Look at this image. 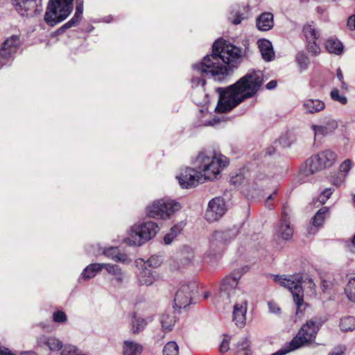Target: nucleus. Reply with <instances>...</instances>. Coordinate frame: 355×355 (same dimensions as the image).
I'll return each instance as SVG.
<instances>
[{
  "label": "nucleus",
  "instance_id": "f257e3e1",
  "mask_svg": "<svg viewBox=\"0 0 355 355\" xmlns=\"http://www.w3.org/2000/svg\"><path fill=\"white\" fill-rule=\"evenodd\" d=\"M242 49L223 40H218L213 44L212 53L205 56L200 63L193 64V87L205 85L206 78H214L221 81L228 75L229 65H234L245 53Z\"/></svg>",
  "mask_w": 355,
  "mask_h": 355
},
{
  "label": "nucleus",
  "instance_id": "f03ea898",
  "mask_svg": "<svg viewBox=\"0 0 355 355\" xmlns=\"http://www.w3.org/2000/svg\"><path fill=\"white\" fill-rule=\"evenodd\" d=\"M264 81L262 71L252 70L234 84L227 87H217L216 92L219 97L216 112L225 113L231 111L244 100L254 96Z\"/></svg>",
  "mask_w": 355,
  "mask_h": 355
},
{
  "label": "nucleus",
  "instance_id": "7ed1b4c3",
  "mask_svg": "<svg viewBox=\"0 0 355 355\" xmlns=\"http://www.w3.org/2000/svg\"><path fill=\"white\" fill-rule=\"evenodd\" d=\"M228 164V159L220 153L201 152L194 162L196 168L182 169L177 179L182 188L188 189L205 180L217 179L221 170Z\"/></svg>",
  "mask_w": 355,
  "mask_h": 355
},
{
  "label": "nucleus",
  "instance_id": "20e7f679",
  "mask_svg": "<svg viewBox=\"0 0 355 355\" xmlns=\"http://www.w3.org/2000/svg\"><path fill=\"white\" fill-rule=\"evenodd\" d=\"M73 1L50 0L44 15L45 22L51 26H54L67 19L73 10ZM75 2L76 12L73 17L58 30V33H62L79 24L83 12L84 0H75Z\"/></svg>",
  "mask_w": 355,
  "mask_h": 355
},
{
  "label": "nucleus",
  "instance_id": "39448f33",
  "mask_svg": "<svg viewBox=\"0 0 355 355\" xmlns=\"http://www.w3.org/2000/svg\"><path fill=\"white\" fill-rule=\"evenodd\" d=\"M241 276V274H230L226 276L221 282L218 293L216 295V300L218 303L223 302L225 305H227L235 301L233 320L240 328L245 324L247 312L246 300H241L240 303L235 300L236 297L243 294L241 288L238 286Z\"/></svg>",
  "mask_w": 355,
  "mask_h": 355
},
{
  "label": "nucleus",
  "instance_id": "423d86ee",
  "mask_svg": "<svg viewBox=\"0 0 355 355\" xmlns=\"http://www.w3.org/2000/svg\"><path fill=\"white\" fill-rule=\"evenodd\" d=\"M323 321L321 318L310 320L302 326L298 334L289 343L284 345L281 349L270 355H285L294 351L306 343L312 342L317 333L322 327Z\"/></svg>",
  "mask_w": 355,
  "mask_h": 355
},
{
  "label": "nucleus",
  "instance_id": "0eeeda50",
  "mask_svg": "<svg viewBox=\"0 0 355 355\" xmlns=\"http://www.w3.org/2000/svg\"><path fill=\"white\" fill-rule=\"evenodd\" d=\"M239 232V230L236 225L225 230L214 231L209 240V247L206 257L209 258L210 261L220 257L225 246L234 239Z\"/></svg>",
  "mask_w": 355,
  "mask_h": 355
},
{
  "label": "nucleus",
  "instance_id": "6e6552de",
  "mask_svg": "<svg viewBox=\"0 0 355 355\" xmlns=\"http://www.w3.org/2000/svg\"><path fill=\"white\" fill-rule=\"evenodd\" d=\"M274 282L288 288L292 293L293 301L296 305V314L302 313L304 309V292L302 287V276L300 274L295 275H273Z\"/></svg>",
  "mask_w": 355,
  "mask_h": 355
},
{
  "label": "nucleus",
  "instance_id": "1a4fd4ad",
  "mask_svg": "<svg viewBox=\"0 0 355 355\" xmlns=\"http://www.w3.org/2000/svg\"><path fill=\"white\" fill-rule=\"evenodd\" d=\"M158 231L159 226L152 221L134 225L125 239V242L130 245H141L153 238Z\"/></svg>",
  "mask_w": 355,
  "mask_h": 355
},
{
  "label": "nucleus",
  "instance_id": "9d476101",
  "mask_svg": "<svg viewBox=\"0 0 355 355\" xmlns=\"http://www.w3.org/2000/svg\"><path fill=\"white\" fill-rule=\"evenodd\" d=\"M180 209L178 202L168 199H160L153 201L146 207L149 217L157 219H166Z\"/></svg>",
  "mask_w": 355,
  "mask_h": 355
},
{
  "label": "nucleus",
  "instance_id": "9b49d317",
  "mask_svg": "<svg viewBox=\"0 0 355 355\" xmlns=\"http://www.w3.org/2000/svg\"><path fill=\"white\" fill-rule=\"evenodd\" d=\"M336 159V155L330 150H326L312 156L306 161L304 173L313 174L324 168L332 166Z\"/></svg>",
  "mask_w": 355,
  "mask_h": 355
},
{
  "label": "nucleus",
  "instance_id": "f8f14e48",
  "mask_svg": "<svg viewBox=\"0 0 355 355\" xmlns=\"http://www.w3.org/2000/svg\"><path fill=\"white\" fill-rule=\"evenodd\" d=\"M293 225L291 224V210L284 205L281 218L275 228L274 234L278 239L288 241L293 237Z\"/></svg>",
  "mask_w": 355,
  "mask_h": 355
},
{
  "label": "nucleus",
  "instance_id": "ddd939ff",
  "mask_svg": "<svg viewBox=\"0 0 355 355\" xmlns=\"http://www.w3.org/2000/svg\"><path fill=\"white\" fill-rule=\"evenodd\" d=\"M197 285L195 282H189L180 286L174 298L175 306L179 309L186 308L197 293Z\"/></svg>",
  "mask_w": 355,
  "mask_h": 355
},
{
  "label": "nucleus",
  "instance_id": "4468645a",
  "mask_svg": "<svg viewBox=\"0 0 355 355\" xmlns=\"http://www.w3.org/2000/svg\"><path fill=\"white\" fill-rule=\"evenodd\" d=\"M227 209L225 202L223 198H214L208 203L205 212V219L209 222H215L225 214Z\"/></svg>",
  "mask_w": 355,
  "mask_h": 355
},
{
  "label": "nucleus",
  "instance_id": "2eb2a0df",
  "mask_svg": "<svg viewBox=\"0 0 355 355\" xmlns=\"http://www.w3.org/2000/svg\"><path fill=\"white\" fill-rule=\"evenodd\" d=\"M19 44V36L12 35L7 38L0 48V57L5 59L11 58L17 52Z\"/></svg>",
  "mask_w": 355,
  "mask_h": 355
},
{
  "label": "nucleus",
  "instance_id": "dca6fc26",
  "mask_svg": "<svg viewBox=\"0 0 355 355\" xmlns=\"http://www.w3.org/2000/svg\"><path fill=\"white\" fill-rule=\"evenodd\" d=\"M16 11L22 17L33 16L36 11V0H11Z\"/></svg>",
  "mask_w": 355,
  "mask_h": 355
},
{
  "label": "nucleus",
  "instance_id": "f3484780",
  "mask_svg": "<svg viewBox=\"0 0 355 355\" xmlns=\"http://www.w3.org/2000/svg\"><path fill=\"white\" fill-rule=\"evenodd\" d=\"M338 128L336 120L329 119L322 125H312L311 129L314 132L315 139L322 138L333 134Z\"/></svg>",
  "mask_w": 355,
  "mask_h": 355
},
{
  "label": "nucleus",
  "instance_id": "a211bd4d",
  "mask_svg": "<svg viewBox=\"0 0 355 355\" xmlns=\"http://www.w3.org/2000/svg\"><path fill=\"white\" fill-rule=\"evenodd\" d=\"M104 269L113 277L112 281L114 285L120 287L125 283V274L119 265L105 263Z\"/></svg>",
  "mask_w": 355,
  "mask_h": 355
},
{
  "label": "nucleus",
  "instance_id": "6ab92c4d",
  "mask_svg": "<svg viewBox=\"0 0 355 355\" xmlns=\"http://www.w3.org/2000/svg\"><path fill=\"white\" fill-rule=\"evenodd\" d=\"M157 278L156 272L145 264L137 275V282L140 286H149L156 281Z\"/></svg>",
  "mask_w": 355,
  "mask_h": 355
},
{
  "label": "nucleus",
  "instance_id": "aec40b11",
  "mask_svg": "<svg viewBox=\"0 0 355 355\" xmlns=\"http://www.w3.org/2000/svg\"><path fill=\"white\" fill-rule=\"evenodd\" d=\"M87 252L95 256L103 254L104 256L114 260L117 252L119 251L116 247L102 248L99 244L92 245L87 250Z\"/></svg>",
  "mask_w": 355,
  "mask_h": 355
},
{
  "label": "nucleus",
  "instance_id": "412c9836",
  "mask_svg": "<svg viewBox=\"0 0 355 355\" xmlns=\"http://www.w3.org/2000/svg\"><path fill=\"white\" fill-rule=\"evenodd\" d=\"M257 44L263 59L267 62L271 61L275 56L272 43L268 40L261 39Z\"/></svg>",
  "mask_w": 355,
  "mask_h": 355
},
{
  "label": "nucleus",
  "instance_id": "4be33fe9",
  "mask_svg": "<svg viewBox=\"0 0 355 355\" xmlns=\"http://www.w3.org/2000/svg\"><path fill=\"white\" fill-rule=\"evenodd\" d=\"M302 106L306 113L315 114L323 110L325 107V104L321 100L309 98L304 101Z\"/></svg>",
  "mask_w": 355,
  "mask_h": 355
},
{
  "label": "nucleus",
  "instance_id": "5701e85b",
  "mask_svg": "<svg viewBox=\"0 0 355 355\" xmlns=\"http://www.w3.org/2000/svg\"><path fill=\"white\" fill-rule=\"evenodd\" d=\"M143 346L132 340H125L122 345L123 355H141Z\"/></svg>",
  "mask_w": 355,
  "mask_h": 355
},
{
  "label": "nucleus",
  "instance_id": "b1692460",
  "mask_svg": "<svg viewBox=\"0 0 355 355\" xmlns=\"http://www.w3.org/2000/svg\"><path fill=\"white\" fill-rule=\"evenodd\" d=\"M302 33L306 42L317 41L320 37V31L316 27L313 21L305 24L302 28Z\"/></svg>",
  "mask_w": 355,
  "mask_h": 355
},
{
  "label": "nucleus",
  "instance_id": "393cba45",
  "mask_svg": "<svg viewBox=\"0 0 355 355\" xmlns=\"http://www.w3.org/2000/svg\"><path fill=\"white\" fill-rule=\"evenodd\" d=\"M105 263H91L85 267L82 272L80 280L83 279L87 281L92 278H94L98 272H100L103 268H104Z\"/></svg>",
  "mask_w": 355,
  "mask_h": 355
},
{
  "label": "nucleus",
  "instance_id": "a878e982",
  "mask_svg": "<svg viewBox=\"0 0 355 355\" xmlns=\"http://www.w3.org/2000/svg\"><path fill=\"white\" fill-rule=\"evenodd\" d=\"M272 26L273 15L270 12H263L257 19V27L260 31H269Z\"/></svg>",
  "mask_w": 355,
  "mask_h": 355
},
{
  "label": "nucleus",
  "instance_id": "bb28decb",
  "mask_svg": "<svg viewBox=\"0 0 355 355\" xmlns=\"http://www.w3.org/2000/svg\"><path fill=\"white\" fill-rule=\"evenodd\" d=\"M40 345H46L52 352L58 351L63 347L62 342L55 337L42 336L38 340Z\"/></svg>",
  "mask_w": 355,
  "mask_h": 355
},
{
  "label": "nucleus",
  "instance_id": "cd10ccee",
  "mask_svg": "<svg viewBox=\"0 0 355 355\" xmlns=\"http://www.w3.org/2000/svg\"><path fill=\"white\" fill-rule=\"evenodd\" d=\"M325 48L331 54L339 55L343 53V44L337 38H329L325 42Z\"/></svg>",
  "mask_w": 355,
  "mask_h": 355
},
{
  "label": "nucleus",
  "instance_id": "c85d7f7f",
  "mask_svg": "<svg viewBox=\"0 0 355 355\" xmlns=\"http://www.w3.org/2000/svg\"><path fill=\"white\" fill-rule=\"evenodd\" d=\"M148 321L146 319L137 317L136 313L132 314L130 331L133 334H138L143 331L147 326Z\"/></svg>",
  "mask_w": 355,
  "mask_h": 355
},
{
  "label": "nucleus",
  "instance_id": "c756f323",
  "mask_svg": "<svg viewBox=\"0 0 355 355\" xmlns=\"http://www.w3.org/2000/svg\"><path fill=\"white\" fill-rule=\"evenodd\" d=\"M195 257L193 248L189 246H184L180 251V261L183 266H185L193 260Z\"/></svg>",
  "mask_w": 355,
  "mask_h": 355
},
{
  "label": "nucleus",
  "instance_id": "7c9ffc66",
  "mask_svg": "<svg viewBox=\"0 0 355 355\" xmlns=\"http://www.w3.org/2000/svg\"><path fill=\"white\" fill-rule=\"evenodd\" d=\"M352 168V162L350 159L345 160L339 167L340 174L338 177L339 181H334V184L336 186H340L344 181L345 177L347 176L348 172Z\"/></svg>",
  "mask_w": 355,
  "mask_h": 355
},
{
  "label": "nucleus",
  "instance_id": "2f4dec72",
  "mask_svg": "<svg viewBox=\"0 0 355 355\" xmlns=\"http://www.w3.org/2000/svg\"><path fill=\"white\" fill-rule=\"evenodd\" d=\"M175 317L172 314H163L161 318L162 328L164 331H170L172 330L175 323Z\"/></svg>",
  "mask_w": 355,
  "mask_h": 355
},
{
  "label": "nucleus",
  "instance_id": "473e14b6",
  "mask_svg": "<svg viewBox=\"0 0 355 355\" xmlns=\"http://www.w3.org/2000/svg\"><path fill=\"white\" fill-rule=\"evenodd\" d=\"M329 208L323 207L319 209L312 218V223L315 227H320L328 214Z\"/></svg>",
  "mask_w": 355,
  "mask_h": 355
},
{
  "label": "nucleus",
  "instance_id": "72a5a7b5",
  "mask_svg": "<svg viewBox=\"0 0 355 355\" xmlns=\"http://www.w3.org/2000/svg\"><path fill=\"white\" fill-rule=\"evenodd\" d=\"M340 329L343 331H353L355 329V318L346 316L340 319Z\"/></svg>",
  "mask_w": 355,
  "mask_h": 355
},
{
  "label": "nucleus",
  "instance_id": "f704fd0d",
  "mask_svg": "<svg viewBox=\"0 0 355 355\" xmlns=\"http://www.w3.org/2000/svg\"><path fill=\"white\" fill-rule=\"evenodd\" d=\"M184 226V223L182 222L171 227L170 232L166 234L164 237L165 244H170L173 241V239L182 230Z\"/></svg>",
  "mask_w": 355,
  "mask_h": 355
},
{
  "label": "nucleus",
  "instance_id": "c9c22d12",
  "mask_svg": "<svg viewBox=\"0 0 355 355\" xmlns=\"http://www.w3.org/2000/svg\"><path fill=\"white\" fill-rule=\"evenodd\" d=\"M345 291L349 300L355 302V275L349 277Z\"/></svg>",
  "mask_w": 355,
  "mask_h": 355
},
{
  "label": "nucleus",
  "instance_id": "e433bc0d",
  "mask_svg": "<svg viewBox=\"0 0 355 355\" xmlns=\"http://www.w3.org/2000/svg\"><path fill=\"white\" fill-rule=\"evenodd\" d=\"M296 61L301 71L306 70L310 63L309 58L304 52H299L296 55Z\"/></svg>",
  "mask_w": 355,
  "mask_h": 355
},
{
  "label": "nucleus",
  "instance_id": "4c0bfd02",
  "mask_svg": "<svg viewBox=\"0 0 355 355\" xmlns=\"http://www.w3.org/2000/svg\"><path fill=\"white\" fill-rule=\"evenodd\" d=\"M164 355H178L179 348L175 342L171 341L166 344L163 349Z\"/></svg>",
  "mask_w": 355,
  "mask_h": 355
},
{
  "label": "nucleus",
  "instance_id": "58836bf2",
  "mask_svg": "<svg viewBox=\"0 0 355 355\" xmlns=\"http://www.w3.org/2000/svg\"><path fill=\"white\" fill-rule=\"evenodd\" d=\"M237 352H249L250 351V342L248 338H243L241 341L238 342L236 345Z\"/></svg>",
  "mask_w": 355,
  "mask_h": 355
},
{
  "label": "nucleus",
  "instance_id": "ea45409f",
  "mask_svg": "<svg viewBox=\"0 0 355 355\" xmlns=\"http://www.w3.org/2000/svg\"><path fill=\"white\" fill-rule=\"evenodd\" d=\"M307 42V51L313 56H316L320 53V48L317 41L306 42Z\"/></svg>",
  "mask_w": 355,
  "mask_h": 355
},
{
  "label": "nucleus",
  "instance_id": "a19ab883",
  "mask_svg": "<svg viewBox=\"0 0 355 355\" xmlns=\"http://www.w3.org/2000/svg\"><path fill=\"white\" fill-rule=\"evenodd\" d=\"M331 98L340 103L342 105H345L347 103V99L344 96H340L339 94V91L337 89H334L330 94Z\"/></svg>",
  "mask_w": 355,
  "mask_h": 355
},
{
  "label": "nucleus",
  "instance_id": "79ce46f5",
  "mask_svg": "<svg viewBox=\"0 0 355 355\" xmlns=\"http://www.w3.org/2000/svg\"><path fill=\"white\" fill-rule=\"evenodd\" d=\"M67 315L62 311H57L53 314V320L58 323H63L67 321Z\"/></svg>",
  "mask_w": 355,
  "mask_h": 355
},
{
  "label": "nucleus",
  "instance_id": "37998d69",
  "mask_svg": "<svg viewBox=\"0 0 355 355\" xmlns=\"http://www.w3.org/2000/svg\"><path fill=\"white\" fill-rule=\"evenodd\" d=\"M114 261L120 262L124 264H128L131 262V260L125 254L121 253L119 250L117 252Z\"/></svg>",
  "mask_w": 355,
  "mask_h": 355
},
{
  "label": "nucleus",
  "instance_id": "c03bdc74",
  "mask_svg": "<svg viewBox=\"0 0 355 355\" xmlns=\"http://www.w3.org/2000/svg\"><path fill=\"white\" fill-rule=\"evenodd\" d=\"M60 355H76V348L71 345H66L62 347Z\"/></svg>",
  "mask_w": 355,
  "mask_h": 355
},
{
  "label": "nucleus",
  "instance_id": "a18cd8bd",
  "mask_svg": "<svg viewBox=\"0 0 355 355\" xmlns=\"http://www.w3.org/2000/svg\"><path fill=\"white\" fill-rule=\"evenodd\" d=\"M245 178L242 174H236L232 176L230 179V182L235 186H239L244 182Z\"/></svg>",
  "mask_w": 355,
  "mask_h": 355
},
{
  "label": "nucleus",
  "instance_id": "49530a36",
  "mask_svg": "<svg viewBox=\"0 0 355 355\" xmlns=\"http://www.w3.org/2000/svg\"><path fill=\"white\" fill-rule=\"evenodd\" d=\"M230 337L226 336L224 338V339H223V342H222V343H221V345L220 346V352L221 353H225V352H227L229 350V349H230Z\"/></svg>",
  "mask_w": 355,
  "mask_h": 355
},
{
  "label": "nucleus",
  "instance_id": "de8ad7c7",
  "mask_svg": "<svg viewBox=\"0 0 355 355\" xmlns=\"http://www.w3.org/2000/svg\"><path fill=\"white\" fill-rule=\"evenodd\" d=\"M270 313L279 315L281 312V309L279 306L274 302L270 301L268 302Z\"/></svg>",
  "mask_w": 355,
  "mask_h": 355
},
{
  "label": "nucleus",
  "instance_id": "09e8293b",
  "mask_svg": "<svg viewBox=\"0 0 355 355\" xmlns=\"http://www.w3.org/2000/svg\"><path fill=\"white\" fill-rule=\"evenodd\" d=\"M347 26L350 31L355 30V15L349 17L347 22Z\"/></svg>",
  "mask_w": 355,
  "mask_h": 355
},
{
  "label": "nucleus",
  "instance_id": "8fccbe9b",
  "mask_svg": "<svg viewBox=\"0 0 355 355\" xmlns=\"http://www.w3.org/2000/svg\"><path fill=\"white\" fill-rule=\"evenodd\" d=\"M354 201L355 202V196H354ZM347 248L349 251L355 254V234L354 236L352 237L350 243L347 244Z\"/></svg>",
  "mask_w": 355,
  "mask_h": 355
},
{
  "label": "nucleus",
  "instance_id": "3c124183",
  "mask_svg": "<svg viewBox=\"0 0 355 355\" xmlns=\"http://www.w3.org/2000/svg\"><path fill=\"white\" fill-rule=\"evenodd\" d=\"M336 76H337L338 79L341 82L342 87L343 88H346L345 83L343 80V75L342 71L340 68H338L336 71Z\"/></svg>",
  "mask_w": 355,
  "mask_h": 355
},
{
  "label": "nucleus",
  "instance_id": "603ef678",
  "mask_svg": "<svg viewBox=\"0 0 355 355\" xmlns=\"http://www.w3.org/2000/svg\"><path fill=\"white\" fill-rule=\"evenodd\" d=\"M0 355H15L8 348L0 347Z\"/></svg>",
  "mask_w": 355,
  "mask_h": 355
},
{
  "label": "nucleus",
  "instance_id": "864d4df0",
  "mask_svg": "<svg viewBox=\"0 0 355 355\" xmlns=\"http://www.w3.org/2000/svg\"><path fill=\"white\" fill-rule=\"evenodd\" d=\"M277 83L276 80H270L269 83H267L266 89H269V90L273 89L277 87Z\"/></svg>",
  "mask_w": 355,
  "mask_h": 355
},
{
  "label": "nucleus",
  "instance_id": "5fc2aeb1",
  "mask_svg": "<svg viewBox=\"0 0 355 355\" xmlns=\"http://www.w3.org/2000/svg\"><path fill=\"white\" fill-rule=\"evenodd\" d=\"M333 191L334 190L331 188H328L324 189L321 193H322V195H324L326 197V198L329 199V197L333 193Z\"/></svg>",
  "mask_w": 355,
  "mask_h": 355
},
{
  "label": "nucleus",
  "instance_id": "6e6d98bb",
  "mask_svg": "<svg viewBox=\"0 0 355 355\" xmlns=\"http://www.w3.org/2000/svg\"><path fill=\"white\" fill-rule=\"evenodd\" d=\"M329 288V283L326 281V280H323L322 282V291L324 292H326Z\"/></svg>",
  "mask_w": 355,
  "mask_h": 355
},
{
  "label": "nucleus",
  "instance_id": "4d7b16f0",
  "mask_svg": "<svg viewBox=\"0 0 355 355\" xmlns=\"http://www.w3.org/2000/svg\"><path fill=\"white\" fill-rule=\"evenodd\" d=\"M155 261V258L154 257H151L150 258L148 261H147V264L149 266H153V267H156L157 265H159V263H156V262H154Z\"/></svg>",
  "mask_w": 355,
  "mask_h": 355
},
{
  "label": "nucleus",
  "instance_id": "13d9d810",
  "mask_svg": "<svg viewBox=\"0 0 355 355\" xmlns=\"http://www.w3.org/2000/svg\"><path fill=\"white\" fill-rule=\"evenodd\" d=\"M328 199L326 198V197L322 195V193H320L318 197V201L321 205H324Z\"/></svg>",
  "mask_w": 355,
  "mask_h": 355
},
{
  "label": "nucleus",
  "instance_id": "bf43d9fd",
  "mask_svg": "<svg viewBox=\"0 0 355 355\" xmlns=\"http://www.w3.org/2000/svg\"><path fill=\"white\" fill-rule=\"evenodd\" d=\"M266 178H267V177L263 174H260V175H257V177L256 178V182H255L256 185H258L259 182H261L262 180H263L264 179H266Z\"/></svg>",
  "mask_w": 355,
  "mask_h": 355
},
{
  "label": "nucleus",
  "instance_id": "052dcab7",
  "mask_svg": "<svg viewBox=\"0 0 355 355\" xmlns=\"http://www.w3.org/2000/svg\"><path fill=\"white\" fill-rule=\"evenodd\" d=\"M243 19V17H242L241 15H237L236 17L232 21V23L235 25H237L239 24Z\"/></svg>",
  "mask_w": 355,
  "mask_h": 355
},
{
  "label": "nucleus",
  "instance_id": "680f3d73",
  "mask_svg": "<svg viewBox=\"0 0 355 355\" xmlns=\"http://www.w3.org/2000/svg\"><path fill=\"white\" fill-rule=\"evenodd\" d=\"M272 196L273 194H270V196H268L266 202V207L270 209L272 208V206L269 204V200H272Z\"/></svg>",
  "mask_w": 355,
  "mask_h": 355
},
{
  "label": "nucleus",
  "instance_id": "e2e57ef3",
  "mask_svg": "<svg viewBox=\"0 0 355 355\" xmlns=\"http://www.w3.org/2000/svg\"><path fill=\"white\" fill-rule=\"evenodd\" d=\"M274 153L275 148L273 147L269 148L266 151V153L268 154L269 155H272Z\"/></svg>",
  "mask_w": 355,
  "mask_h": 355
},
{
  "label": "nucleus",
  "instance_id": "0e129e2a",
  "mask_svg": "<svg viewBox=\"0 0 355 355\" xmlns=\"http://www.w3.org/2000/svg\"><path fill=\"white\" fill-rule=\"evenodd\" d=\"M251 352H236V355H251Z\"/></svg>",
  "mask_w": 355,
  "mask_h": 355
},
{
  "label": "nucleus",
  "instance_id": "69168bd1",
  "mask_svg": "<svg viewBox=\"0 0 355 355\" xmlns=\"http://www.w3.org/2000/svg\"><path fill=\"white\" fill-rule=\"evenodd\" d=\"M343 353L342 352H334V353H331V354L329 355H343Z\"/></svg>",
  "mask_w": 355,
  "mask_h": 355
},
{
  "label": "nucleus",
  "instance_id": "338daca9",
  "mask_svg": "<svg viewBox=\"0 0 355 355\" xmlns=\"http://www.w3.org/2000/svg\"><path fill=\"white\" fill-rule=\"evenodd\" d=\"M209 296V293H205V295H204V298L206 299Z\"/></svg>",
  "mask_w": 355,
  "mask_h": 355
},
{
  "label": "nucleus",
  "instance_id": "774afa93",
  "mask_svg": "<svg viewBox=\"0 0 355 355\" xmlns=\"http://www.w3.org/2000/svg\"><path fill=\"white\" fill-rule=\"evenodd\" d=\"M31 353H34V352H31V351L21 352V354H31Z\"/></svg>",
  "mask_w": 355,
  "mask_h": 355
}]
</instances>
